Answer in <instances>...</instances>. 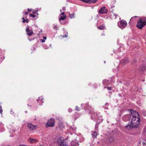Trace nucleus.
Wrapping results in <instances>:
<instances>
[{"mask_svg": "<svg viewBox=\"0 0 146 146\" xmlns=\"http://www.w3.org/2000/svg\"><path fill=\"white\" fill-rule=\"evenodd\" d=\"M108 80H104L103 81V83L105 85H106V83L107 82H108Z\"/></svg>", "mask_w": 146, "mask_h": 146, "instance_id": "nucleus-28", "label": "nucleus"}, {"mask_svg": "<svg viewBox=\"0 0 146 146\" xmlns=\"http://www.w3.org/2000/svg\"><path fill=\"white\" fill-rule=\"evenodd\" d=\"M104 62H105V63L106 62L105 61Z\"/></svg>", "mask_w": 146, "mask_h": 146, "instance_id": "nucleus-50", "label": "nucleus"}, {"mask_svg": "<svg viewBox=\"0 0 146 146\" xmlns=\"http://www.w3.org/2000/svg\"><path fill=\"white\" fill-rule=\"evenodd\" d=\"M90 113L91 114V118L92 119L95 120L98 118V114L93 111H90Z\"/></svg>", "mask_w": 146, "mask_h": 146, "instance_id": "nucleus-4", "label": "nucleus"}, {"mask_svg": "<svg viewBox=\"0 0 146 146\" xmlns=\"http://www.w3.org/2000/svg\"><path fill=\"white\" fill-rule=\"evenodd\" d=\"M109 141L110 142H112L113 141V139L112 138H111L110 139Z\"/></svg>", "mask_w": 146, "mask_h": 146, "instance_id": "nucleus-34", "label": "nucleus"}, {"mask_svg": "<svg viewBox=\"0 0 146 146\" xmlns=\"http://www.w3.org/2000/svg\"><path fill=\"white\" fill-rule=\"evenodd\" d=\"M0 126H1V132H2L4 131V129L3 127V125L2 123H0Z\"/></svg>", "mask_w": 146, "mask_h": 146, "instance_id": "nucleus-21", "label": "nucleus"}, {"mask_svg": "<svg viewBox=\"0 0 146 146\" xmlns=\"http://www.w3.org/2000/svg\"><path fill=\"white\" fill-rule=\"evenodd\" d=\"M146 69V67L145 66H143L141 68V70L142 71H143L145 70Z\"/></svg>", "mask_w": 146, "mask_h": 146, "instance_id": "nucleus-25", "label": "nucleus"}, {"mask_svg": "<svg viewBox=\"0 0 146 146\" xmlns=\"http://www.w3.org/2000/svg\"><path fill=\"white\" fill-rule=\"evenodd\" d=\"M28 12L31 11V9H28Z\"/></svg>", "mask_w": 146, "mask_h": 146, "instance_id": "nucleus-37", "label": "nucleus"}, {"mask_svg": "<svg viewBox=\"0 0 146 146\" xmlns=\"http://www.w3.org/2000/svg\"><path fill=\"white\" fill-rule=\"evenodd\" d=\"M27 34L29 36H31L33 34V31L32 30H30L28 25L26 30Z\"/></svg>", "mask_w": 146, "mask_h": 146, "instance_id": "nucleus-6", "label": "nucleus"}, {"mask_svg": "<svg viewBox=\"0 0 146 146\" xmlns=\"http://www.w3.org/2000/svg\"><path fill=\"white\" fill-rule=\"evenodd\" d=\"M27 126L29 129L30 131L36 129L37 128V126L35 125L32 123H28Z\"/></svg>", "mask_w": 146, "mask_h": 146, "instance_id": "nucleus-5", "label": "nucleus"}, {"mask_svg": "<svg viewBox=\"0 0 146 146\" xmlns=\"http://www.w3.org/2000/svg\"><path fill=\"white\" fill-rule=\"evenodd\" d=\"M128 61H128V59H127V58H126V59H123L122 60H121V63H123L127 64L128 63Z\"/></svg>", "mask_w": 146, "mask_h": 146, "instance_id": "nucleus-14", "label": "nucleus"}, {"mask_svg": "<svg viewBox=\"0 0 146 146\" xmlns=\"http://www.w3.org/2000/svg\"><path fill=\"white\" fill-rule=\"evenodd\" d=\"M69 17L70 18H72L74 17V13L70 14H69Z\"/></svg>", "mask_w": 146, "mask_h": 146, "instance_id": "nucleus-23", "label": "nucleus"}, {"mask_svg": "<svg viewBox=\"0 0 146 146\" xmlns=\"http://www.w3.org/2000/svg\"><path fill=\"white\" fill-rule=\"evenodd\" d=\"M36 11H35V12H33V14H36Z\"/></svg>", "mask_w": 146, "mask_h": 146, "instance_id": "nucleus-42", "label": "nucleus"}, {"mask_svg": "<svg viewBox=\"0 0 146 146\" xmlns=\"http://www.w3.org/2000/svg\"><path fill=\"white\" fill-rule=\"evenodd\" d=\"M25 15H26L27 14H28V12H25Z\"/></svg>", "mask_w": 146, "mask_h": 146, "instance_id": "nucleus-43", "label": "nucleus"}, {"mask_svg": "<svg viewBox=\"0 0 146 146\" xmlns=\"http://www.w3.org/2000/svg\"><path fill=\"white\" fill-rule=\"evenodd\" d=\"M105 28V27L103 26H99L98 27V28L100 30H103Z\"/></svg>", "mask_w": 146, "mask_h": 146, "instance_id": "nucleus-24", "label": "nucleus"}, {"mask_svg": "<svg viewBox=\"0 0 146 146\" xmlns=\"http://www.w3.org/2000/svg\"><path fill=\"white\" fill-rule=\"evenodd\" d=\"M54 125V120L51 119L48 120L46 124L47 127H53Z\"/></svg>", "mask_w": 146, "mask_h": 146, "instance_id": "nucleus-3", "label": "nucleus"}, {"mask_svg": "<svg viewBox=\"0 0 146 146\" xmlns=\"http://www.w3.org/2000/svg\"><path fill=\"white\" fill-rule=\"evenodd\" d=\"M131 113V116L132 117L131 119V124L135 128H137L139 126L140 119L139 117V114L133 110H130Z\"/></svg>", "mask_w": 146, "mask_h": 146, "instance_id": "nucleus-1", "label": "nucleus"}, {"mask_svg": "<svg viewBox=\"0 0 146 146\" xmlns=\"http://www.w3.org/2000/svg\"><path fill=\"white\" fill-rule=\"evenodd\" d=\"M121 26L123 28L125 27L127 25V23L126 21L124 20H121L120 22Z\"/></svg>", "mask_w": 146, "mask_h": 146, "instance_id": "nucleus-9", "label": "nucleus"}, {"mask_svg": "<svg viewBox=\"0 0 146 146\" xmlns=\"http://www.w3.org/2000/svg\"><path fill=\"white\" fill-rule=\"evenodd\" d=\"M107 89L108 90H110L111 89V87H107Z\"/></svg>", "mask_w": 146, "mask_h": 146, "instance_id": "nucleus-33", "label": "nucleus"}, {"mask_svg": "<svg viewBox=\"0 0 146 146\" xmlns=\"http://www.w3.org/2000/svg\"><path fill=\"white\" fill-rule=\"evenodd\" d=\"M140 144H141L143 146H146V141L144 140L143 141H140L139 142Z\"/></svg>", "mask_w": 146, "mask_h": 146, "instance_id": "nucleus-15", "label": "nucleus"}, {"mask_svg": "<svg viewBox=\"0 0 146 146\" xmlns=\"http://www.w3.org/2000/svg\"><path fill=\"white\" fill-rule=\"evenodd\" d=\"M65 7H63L62 8V10L63 11H65Z\"/></svg>", "mask_w": 146, "mask_h": 146, "instance_id": "nucleus-38", "label": "nucleus"}, {"mask_svg": "<svg viewBox=\"0 0 146 146\" xmlns=\"http://www.w3.org/2000/svg\"><path fill=\"white\" fill-rule=\"evenodd\" d=\"M137 17V16H135V17H131V20H133V19H134V18L135 17Z\"/></svg>", "mask_w": 146, "mask_h": 146, "instance_id": "nucleus-35", "label": "nucleus"}, {"mask_svg": "<svg viewBox=\"0 0 146 146\" xmlns=\"http://www.w3.org/2000/svg\"><path fill=\"white\" fill-rule=\"evenodd\" d=\"M25 112L26 113H27V111H25Z\"/></svg>", "mask_w": 146, "mask_h": 146, "instance_id": "nucleus-49", "label": "nucleus"}, {"mask_svg": "<svg viewBox=\"0 0 146 146\" xmlns=\"http://www.w3.org/2000/svg\"><path fill=\"white\" fill-rule=\"evenodd\" d=\"M100 123L98 122H97V123L95 125V129L96 130L98 131V125Z\"/></svg>", "mask_w": 146, "mask_h": 146, "instance_id": "nucleus-19", "label": "nucleus"}, {"mask_svg": "<svg viewBox=\"0 0 146 146\" xmlns=\"http://www.w3.org/2000/svg\"><path fill=\"white\" fill-rule=\"evenodd\" d=\"M22 19L23 20L22 21V22L23 23H25V22L26 23H28L29 22V20L28 19L25 20L24 17H23Z\"/></svg>", "mask_w": 146, "mask_h": 146, "instance_id": "nucleus-22", "label": "nucleus"}, {"mask_svg": "<svg viewBox=\"0 0 146 146\" xmlns=\"http://www.w3.org/2000/svg\"><path fill=\"white\" fill-rule=\"evenodd\" d=\"M97 133L96 131H94L93 133H92V135L93 137L96 138L97 136Z\"/></svg>", "mask_w": 146, "mask_h": 146, "instance_id": "nucleus-17", "label": "nucleus"}, {"mask_svg": "<svg viewBox=\"0 0 146 146\" xmlns=\"http://www.w3.org/2000/svg\"><path fill=\"white\" fill-rule=\"evenodd\" d=\"M111 16H114V17H113V18L115 19L117 18V16L118 15L117 14L115 13H113L112 14H111Z\"/></svg>", "mask_w": 146, "mask_h": 146, "instance_id": "nucleus-20", "label": "nucleus"}, {"mask_svg": "<svg viewBox=\"0 0 146 146\" xmlns=\"http://www.w3.org/2000/svg\"><path fill=\"white\" fill-rule=\"evenodd\" d=\"M131 115H124L122 117V119L124 121H126L128 120L130 117H131Z\"/></svg>", "mask_w": 146, "mask_h": 146, "instance_id": "nucleus-8", "label": "nucleus"}, {"mask_svg": "<svg viewBox=\"0 0 146 146\" xmlns=\"http://www.w3.org/2000/svg\"><path fill=\"white\" fill-rule=\"evenodd\" d=\"M43 38H44V39H46V37H44V36L43 37Z\"/></svg>", "mask_w": 146, "mask_h": 146, "instance_id": "nucleus-44", "label": "nucleus"}, {"mask_svg": "<svg viewBox=\"0 0 146 146\" xmlns=\"http://www.w3.org/2000/svg\"><path fill=\"white\" fill-rule=\"evenodd\" d=\"M107 12V9L105 7H102L99 11V13L100 14L106 13Z\"/></svg>", "mask_w": 146, "mask_h": 146, "instance_id": "nucleus-7", "label": "nucleus"}, {"mask_svg": "<svg viewBox=\"0 0 146 146\" xmlns=\"http://www.w3.org/2000/svg\"><path fill=\"white\" fill-rule=\"evenodd\" d=\"M68 111L69 112H71L72 111V109L70 108H69L68 109Z\"/></svg>", "mask_w": 146, "mask_h": 146, "instance_id": "nucleus-32", "label": "nucleus"}, {"mask_svg": "<svg viewBox=\"0 0 146 146\" xmlns=\"http://www.w3.org/2000/svg\"><path fill=\"white\" fill-rule=\"evenodd\" d=\"M64 14H65V13L64 12H62L61 13V15H62L63 16L64 15Z\"/></svg>", "mask_w": 146, "mask_h": 146, "instance_id": "nucleus-36", "label": "nucleus"}, {"mask_svg": "<svg viewBox=\"0 0 146 146\" xmlns=\"http://www.w3.org/2000/svg\"><path fill=\"white\" fill-rule=\"evenodd\" d=\"M3 111L2 107L0 105V113H1Z\"/></svg>", "mask_w": 146, "mask_h": 146, "instance_id": "nucleus-30", "label": "nucleus"}, {"mask_svg": "<svg viewBox=\"0 0 146 146\" xmlns=\"http://www.w3.org/2000/svg\"><path fill=\"white\" fill-rule=\"evenodd\" d=\"M30 16L31 17H32L33 18H34L36 17V15H33L32 14H30Z\"/></svg>", "mask_w": 146, "mask_h": 146, "instance_id": "nucleus-29", "label": "nucleus"}, {"mask_svg": "<svg viewBox=\"0 0 146 146\" xmlns=\"http://www.w3.org/2000/svg\"><path fill=\"white\" fill-rule=\"evenodd\" d=\"M98 0H87L86 3H96Z\"/></svg>", "mask_w": 146, "mask_h": 146, "instance_id": "nucleus-12", "label": "nucleus"}, {"mask_svg": "<svg viewBox=\"0 0 146 146\" xmlns=\"http://www.w3.org/2000/svg\"><path fill=\"white\" fill-rule=\"evenodd\" d=\"M125 127L126 129H127L128 130L131 129L133 127H133V126L132 125H126Z\"/></svg>", "mask_w": 146, "mask_h": 146, "instance_id": "nucleus-13", "label": "nucleus"}, {"mask_svg": "<svg viewBox=\"0 0 146 146\" xmlns=\"http://www.w3.org/2000/svg\"><path fill=\"white\" fill-rule=\"evenodd\" d=\"M29 140L31 143H34V142H36L38 141V140H37L36 139H33L31 137H30L29 138Z\"/></svg>", "mask_w": 146, "mask_h": 146, "instance_id": "nucleus-11", "label": "nucleus"}, {"mask_svg": "<svg viewBox=\"0 0 146 146\" xmlns=\"http://www.w3.org/2000/svg\"><path fill=\"white\" fill-rule=\"evenodd\" d=\"M146 25V18H141L137 21L136 27L139 29H142L143 27Z\"/></svg>", "mask_w": 146, "mask_h": 146, "instance_id": "nucleus-2", "label": "nucleus"}, {"mask_svg": "<svg viewBox=\"0 0 146 146\" xmlns=\"http://www.w3.org/2000/svg\"><path fill=\"white\" fill-rule=\"evenodd\" d=\"M104 106L103 108H104L105 109H106V110L108 109V108L107 107H105V108H104Z\"/></svg>", "mask_w": 146, "mask_h": 146, "instance_id": "nucleus-40", "label": "nucleus"}, {"mask_svg": "<svg viewBox=\"0 0 146 146\" xmlns=\"http://www.w3.org/2000/svg\"><path fill=\"white\" fill-rule=\"evenodd\" d=\"M106 104H107V105H108V104H107V103Z\"/></svg>", "mask_w": 146, "mask_h": 146, "instance_id": "nucleus-48", "label": "nucleus"}, {"mask_svg": "<svg viewBox=\"0 0 146 146\" xmlns=\"http://www.w3.org/2000/svg\"><path fill=\"white\" fill-rule=\"evenodd\" d=\"M45 41V40L44 39H43L42 40V42H44Z\"/></svg>", "mask_w": 146, "mask_h": 146, "instance_id": "nucleus-41", "label": "nucleus"}, {"mask_svg": "<svg viewBox=\"0 0 146 146\" xmlns=\"http://www.w3.org/2000/svg\"><path fill=\"white\" fill-rule=\"evenodd\" d=\"M43 99V98H42V97H39L38 98V99L37 100V102H38L39 101H42V102H43V101H42V100Z\"/></svg>", "mask_w": 146, "mask_h": 146, "instance_id": "nucleus-26", "label": "nucleus"}, {"mask_svg": "<svg viewBox=\"0 0 146 146\" xmlns=\"http://www.w3.org/2000/svg\"><path fill=\"white\" fill-rule=\"evenodd\" d=\"M142 114L144 116H146V111L143 110L142 111Z\"/></svg>", "mask_w": 146, "mask_h": 146, "instance_id": "nucleus-27", "label": "nucleus"}, {"mask_svg": "<svg viewBox=\"0 0 146 146\" xmlns=\"http://www.w3.org/2000/svg\"><path fill=\"white\" fill-rule=\"evenodd\" d=\"M64 36L65 37H67V36L66 35H65Z\"/></svg>", "mask_w": 146, "mask_h": 146, "instance_id": "nucleus-45", "label": "nucleus"}, {"mask_svg": "<svg viewBox=\"0 0 146 146\" xmlns=\"http://www.w3.org/2000/svg\"><path fill=\"white\" fill-rule=\"evenodd\" d=\"M66 18V16H62L60 17L59 18V21H61V20H64Z\"/></svg>", "mask_w": 146, "mask_h": 146, "instance_id": "nucleus-16", "label": "nucleus"}, {"mask_svg": "<svg viewBox=\"0 0 146 146\" xmlns=\"http://www.w3.org/2000/svg\"><path fill=\"white\" fill-rule=\"evenodd\" d=\"M71 146H78L79 144L76 140H74L71 142Z\"/></svg>", "mask_w": 146, "mask_h": 146, "instance_id": "nucleus-10", "label": "nucleus"}, {"mask_svg": "<svg viewBox=\"0 0 146 146\" xmlns=\"http://www.w3.org/2000/svg\"><path fill=\"white\" fill-rule=\"evenodd\" d=\"M11 114H12V113H13V112L12 111H11Z\"/></svg>", "mask_w": 146, "mask_h": 146, "instance_id": "nucleus-46", "label": "nucleus"}, {"mask_svg": "<svg viewBox=\"0 0 146 146\" xmlns=\"http://www.w3.org/2000/svg\"><path fill=\"white\" fill-rule=\"evenodd\" d=\"M76 110L77 111H80V110H79V108H78V106H76Z\"/></svg>", "mask_w": 146, "mask_h": 146, "instance_id": "nucleus-31", "label": "nucleus"}, {"mask_svg": "<svg viewBox=\"0 0 146 146\" xmlns=\"http://www.w3.org/2000/svg\"><path fill=\"white\" fill-rule=\"evenodd\" d=\"M60 12H62V10L60 9Z\"/></svg>", "mask_w": 146, "mask_h": 146, "instance_id": "nucleus-47", "label": "nucleus"}, {"mask_svg": "<svg viewBox=\"0 0 146 146\" xmlns=\"http://www.w3.org/2000/svg\"><path fill=\"white\" fill-rule=\"evenodd\" d=\"M60 146H67V145L65 142H62Z\"/></svg>", "mask_w": 146, "mask_h": 146, "instance_id": "nucleus-18", "label": "nucleus"}, {"mask_svg": "<svg viewBox=\"0 0 146 146\" xmlns=\"http://www.w3.org/2000/svg\"><path fill=\"white\" fill-rule=\"evenodd\" d=\"M54 29H57V26H54Z\"/></svg>", "mask_w": 146, "mask_h": 146, "instance_id": "nucleus-39", "label": "nucleus"}]
</instances>
